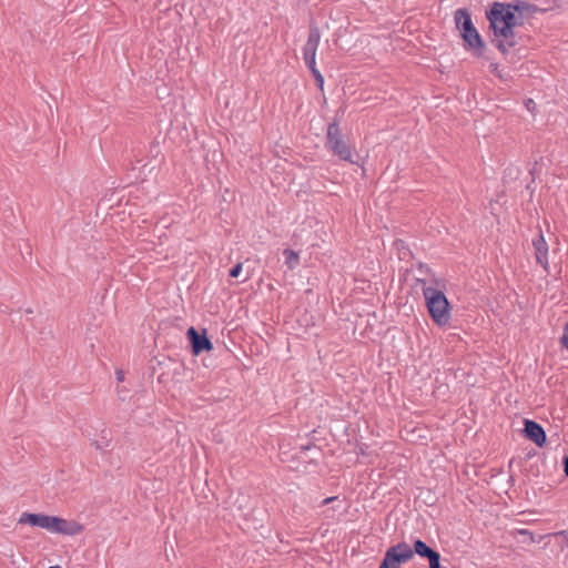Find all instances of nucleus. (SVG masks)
I'll return each mask as SVG.
<instances>
[{
  "instance_id": "4be33fe9",
  "label": "nucleus",
  "mask_w": 568,
  "mask_h": 568,
  "mask_svg": "<svg viewBox=\"0 0 568 568\" xmlns=\"http://www.w3.org/2000/svg\"><path fill=\"white\" fill-rule=\"evenodd\" d=\"M429 568H442L440 555L429 560Z\"/></svg>"
},
{
  "instance_id": "aec40b11",
  "label": "nucleus",
  "mask_w": 568,
  "mask_h": 568,
  "mask_svg": "<svg viewBox=\"0 0 568 568\" xmlns=\"http://www.w3.org/2000/svg\"><path fill=\"white\" fill-rule=\"evenodd\" d=\"M242 271V263H236L231 270H230V276L235 278L240 275Z\"/></svg>"
},
{
  "instance_id": "b1692460",
  "label": "nucleus",
  "mask_w": 568,
  "mask_h": 568,
  "mask_svg": "<svg viewBox=\"0 0 568 568\" xmlns=\"http://www.w3.org/2000/svg\"><path fill=\"white\" fill-rule=\"evenodd\" d=\"M304 61H305V64L307 65V68L310 69V71L312 72V74H314V70H317L315 59H313V62H310L308 60H304Z\"/></svg>"
},
{
  "instance_id": "7ed1b4c3",
  "label": "nucleus",
  "mask_w": 568,
  "mask_h": 568,
  "mask_svg": "<svg viewBox=\"0 0 568 568\" xmlns=\"http://www.w3.org/2000/svg\"><path fill=\"white\" fill-rule=\"evenodd\" d=\"M423 295L425 298L426 307L433 322L439 327L449 325L452 318V305L448 302L443 291L426 286V281L422 280Z\"/></svg>"
},
{
  "instance_id": "f03ea898",
  "label": "nucleus",
  "mask_w": 568,
  "mask_h": 568,
  "mask_svg": "<svg viewBox=\"0 0 568 568\" xmlns=\"http://www.w3.org/2000/svg\"><path fill=\"white\" fill-rule=\"evenodd\" d=\"M454 20L460 31L465 50L471 52L474 57H484L486 43L475 28L469 11L465 8L457 9L454 13Z\"/></svg>"
},
{
  "instance_id": "ddd939ff",
  "label": "nucleus",
  "mask_w": 568,
  "mask_h": 568,
  "mask_svg": "<svg viewBox=\"0 0 568 568\" xmlns=\"http://www.w3.org/2000/svg\"><path fill=\"white\" fill-rule=\"evenodd\" d=\"M517 26H499V27H490L489 30L493 32V36L496 38H500L506 41H517L516 40V29Z\"/></svg>"
},
{
  "instance_id": "a878e982",
  "label": "nucleus",
  "mask_w": 568,
  "mask_h": 568,
  "mask_svg": "<svg viewBox=\"0 0 568 568\" xmlns=\"http://www.w3.org/2000/svg\"><path fill=\"white\" fill-rule=\"evenodd\" d=\"M555 536H564L568 542V531L567 530L558 531L555 534Z\"/></svg>"
},
{
  "instance_id": "20e7f679",
  "label": "nucleus",
  "mask_w": 568,
  "mask_h": 568,
  "mask_svg": "<svg viewBox=\"0 0 568 568\" xmlns=\"http://www.w3.org/2000/svg\"><path fill=\"white\" fill-rule=\"evenodd\" d=\"M486 19L490 27L523 26L520 17L516 16L511 2H493L486 11Z\"/></svg>"
},
{
  "instance_id": "4468645a",
  "label": "nucleus",
  "mask_w": 568,
  "mask_h": 568,
  "mask_svg": "<svg viewBox=\"0 0 568 568\" xmlns=\"http://www.w3.org/2000/svg\"><path fill=\"white\" fill-rule=\"evenodd\" d=\"M490 42L503 53V54H507L509 52V49L510 48H514L515 45L518 44V41H506V40H503L500 38H496L495 36H493V38L490 39Z\"/></svg>"
},
{
  "instance_id": "39448f33",
  "label": "nucleus",
  "mask_w": 568,
  "mask_h": 568,
  "mask_svg": "<svg viewBox=\"0 0 568 568\" xmlns=\"http://www.w3.org/2000/svg\"><path fill=\"white\" fill-rule=\"evenodd\" d=\"M326 139V144L334 155L338 156L343 161H347L353 164L356 163L353 159L349 145L343 140L341 129L336 121L328 125Z\"/></svg>"
},
{
  "instance_id": "6ab92c4d",
  "label": "nucleus",
  "mask_w": 568,
  "mask_h": 568,
  "mask_svg": "<svg viewBox=\"0 0 568 568\" xmlns=\"http://www.w3.org/2000/svg\"><path fill=\"white\" fill-rule=\"evenodd\" d=\"M93 445L97 450L105 452L106 448H109V446H110V440L94 442Z\"/></svg>"
},
{
  "instance_id": "bb28decb",
  "label": "nucleus",
  "mask_w": 568,
  "mask_h": 568,
  "mask_svg": "<svg viewBox=\"0 0 568 568\" xmlns=\"http://www.w3.org/2000/svg\"><path fill=\"white\" fill-rule=\"evenodd\" d=\"M115 375H116V379H118L119 382H122V381H123L124 375H123V372H122V371H116Z\"/></svg>"
},
{
  "instance_id": "6e6552de",
  "label": "nucleus",
  "mask_w": 568,
  "mask_h": 568,
  "mask_svg": "<svg viewBox=\"0 0 568 568\" xmlns=\"http://www.w3.org/2000/svg\"><path fill=\"white\" fill-rule=\"evenodd\" d=\"M524 435L527 439L534 442L538 447H544L547 443L546 432L540 424L531 419L524 420Z\"/></svg>"
},
{
  "instance_id": "f3484780",
  "label": "nucleus",
  "mask_w": 568,
  "mask_h": 568,
  "mask_svg": "<svg viewBox=\"0 0 568 568\" xmlns=\"http://www.w3.org/2000/svg\"><path fill=\"white\" fill-rule=\"evenodd\" d=\"M560 343L568 351V322L564 326Z\"/></svg>"
},
{
  "instance_id": "9b49d317",
  "label": "nucleus",
  "mask_w": 568,
  "mask_h": 568,
  "mask_svg": "<svg viewBox=\"0 0 568 568\" xmlns=\"http://www.w3.org/2000/svg\"><path fill=\"white\" fill-rule=\"evenodd\" d=\"M514 11H516V16L520 17V21L524 22L525 19L531 18L536 12L544 11L539 9L537 6L528 3L523 0H515L511 2Z\"/></svg>"
},
{
  "instance_id": "c756f323",
  "label": "nucleus",
  "mask_w": 568,
  "mask_h": 568,
  "mask_svg": "<svg viewBox=\"0 0 568 568\" xmlns=\"http://www.w3.org/2000/svg\"><path fill=\"white\" fill-rule=\"evenodd\" d=\"M26 313L31 314V313H32V310H31V308H28V310H26Z\"/></svg>"
},
{
  "instance_id": "dca6fc26",
  "label": "nucleus",
  "mask_w": 568,
  "mask_h": 568,
  "mask_svg": "<svg viewBox=\"0 0 568 568\" xmlns=\"http://www.w3.org/2000/svg\"><path fill=\"white\" fill-rule=\"evenodd\" d=\"M516 532L518 535H523V536L527 537L529 542H536V541L539 542L544 538V536H539V538L536 539L534 532H531L530 530L525 529V528L517 529Z\"/></svg>"
},
{
  "instance_id": "423d86ee",
  "label": "nucleus",
  "mask_w": 568,
  "mask_h": 568,
  "mask_svg": "<svg viewBox=\"0 0 568 568\" xmlns=\"http://www.w3.org/2000/svg\"><path fill=\"white\" fill-rule=\"evenodd\" d=\"M414 557V550L405 542H398L389 547L378 568H399L400 565L409 561Z\"/></svg>"
},
{
  "instance_id": "f8f14e48",
  "label": "nucleus",
  "mask_w": 568,
  "mask_h": 568,
  "mask_svg": "<svg viewBox=\"0 0 568 568\" xmlns=\"http://www.w3.org/2000/svg\"><path fill=\"white\" fill-rule=\"evenodd\" d=\"M412 549L414 550V554H417L422 558L428 559V561L440 555L437 550L433 549L420 539H416L414 541Z\"/></svg>"
},
{
  "instance_id": "a211bd4d",
  "label": "nucleus",
  "mask_w": 568,
  "mask_h": 568,
  "mask_svg": "<svg viewBox=\"0 0 568 568\" xmlns=\"http://www.w3.org/2000/svg\"><path fill=\"white\" fill-rule=\"evenodd\" d=\"M315 81H316V84L320 90H323V87H324V78L322 75V73L318 71V70H314V74H313Z\"/></svg>"
},
{
  "instance_id": "f257e3e1",
  "label": "nucleus",
  "mask_w": 568,
  "mask_h": 568,
  "mask_svg": "<svg viewBox=\"0 0 568 568\" xmlns=\"http://www.w3.org/2000/svg\"><path fill=\"white\" fill-rule=\"evenodd\" d=\"M19 524H29L33 527L48 529L51 532L74 536L83 530V526L75 520H67L57 516L44 514L23 513Z\"/></svg>"
},
{
  "instance_id": "2eb2a0df",
  "label": "nucleus",
  "mask_w": 568,
  "mask_h": 568,
  "mask_svg": "<svg viewBox=\"0 0 568 568\" xmlns=\"http://www.w3.org/2000/svg\"><path fill=\"white\" fill-rule=\"evenodd\" d=\"M283 254L285 255V263H286L287 267L290 270L295 268L297 266V264L300 263L298 254L291 248L284 250Z\"/></svg>"
},
{
  "instance_id": "0eeeda50",
  "label": "nucleus",
  "mask_w": 568,
  "mask_h": 568,
  "mask_svg": "<svg viewBox=\"0 0 568 568\" xmlns=\"http://www.w3.org/2000/svg\"><path fill=\"white\" fill-rule=\"evenodd\" d=\"M186 336L190 341L192 353L194 355H199L204 351H211L213 348V344L206 335V331L204 329L202 333H199L193 326H191Z\"/></svg>"
},
{
  "instance_id": "393cba45",
  "label": "nucleus",
  "mask_w": 568,
  "mask_h": 568,
  "mask_svg": "<svg viewBox=\"0 0 568 568\" xmlns=\"http://www.w3.org/2000/svg\"><path fill=\"white\" fill-rule=\"evenodd\" d=\"M562 466H564V473L566 477H568V456H565L562 458Z\"/></svg>"
},
{
  "instance_id": "1a4fd4ad",
  "label": "nucleus",
  "mask_w": 568,
  "mask_h": 568,
  "mask_svg": "<svg viewBox=\"0 0 568 568\" xmlns=\"http://www.w3.org/2000/svg\"><path fill=\"white\" fill-rule=\"evenodd\" d=\"M321 32L316 26L310 27L308 38L303 48V58L304 60H308L313 62V59L316 57V50L320 43Z\"/></svg>"
},
{
  "instance_id": "9d476101",
  "label": "nucleus",
  "mask_w": 568,
  "mask_h": 568,
  "mask_svg": "<svg viewBox=\"0 0 568 568\" xmlns=\"http://www.w3.org/2000/svg\"><path fill=\"white\" fill-rule=\"evenodd\" d=\"M532 245L535 248V256L538 264L542 265L545 270L548 266V245L547 242L540 232L537 239L532 241Z\"/></svg>"
},
{
  "instance_id": "c85d7f7f",
  "label": "nucleus",
  "mask_w": 568,
  "mask_h": 568,
  "mask_svg": "<svg viewBox=\"0 0 568 568\" xmlns=\"http://www.w3.org/2000/svg\"><path fill=\"white\" fill-rule=\"evenodd\" d=\"M102 439H103V440H105V442H106V440H110V439L108 438V435H106V432H105V430H102Z\"/></svg>"
},
{
  "instance_id": "cd10ccee",
  "label": "nucleus",
  "mask_w": 568,
  "mask_h": 568,
  "mask_svg": "<svg viewBox=\"0 0 568 568\" xmlns=\"http://www.w3.org/2000/svg\"><path fill=\"white\" fill-rule=\"evenodd\" d=\"M334 499H336V497H328V498H325V499L322 501V505L331 504Z\"/></svg>"
},
{
  "instance_id": "7c9ffc66",
  "label": "nucleus",
  "mask_w": 568,
  "mask_h": 568,
  "mask_svg": "<svg viewBox=\"0 0 568 568\" xmlns=\"http://www.w3.org/2000/svg\"><path fill=\"white\" fill-rule=\"evenodd\" d=\"M49 568H62V567H60V566H51Z\"/></svg>"
},
{
  "instance_id": "5701e85b",
  "label": "nucleus",
  "mask_w": 568,
  "mask_h": 568,
  "mask_svg": "<svg viewBox=\"0 0 568 568\" xmlns=\"http://www.w3.org/2000/svg\"><path fill=\"white\" fill-rule=\"evenodd\" d=\"M525 105L527 108V110H529L530 112H534V110L536 109V103L534 100L531 99H528L526 102H525Z\"/></svg>"
},
{
  "instance_id": "412c9836",
  "label": "nucleus",
  "mask_w": 568,
  "mask_h": 568,
  "mask_svg": "<svg viewBox=\"0 0 568 568\" xmlns=\"http://www.w3.org/2000/svg\"><path fill=\"white\" fill-rule=\"evenodd\" d=\"M489 70H490V72H491L493 74H495L496 77H498V78L503 79V74H501V72L499 71L498 63H495V62L490 63V64H489Z\"/></svg>"
}]
</instances>
